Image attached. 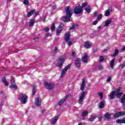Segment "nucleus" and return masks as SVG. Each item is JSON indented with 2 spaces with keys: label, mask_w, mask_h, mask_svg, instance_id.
Masks as SVG:
<instances>
[{
  "label": "nucleus",
  "mask_w": 125,
  "mask_h": 125,
  "mask_svg": "<svg viewBox=\"0 0 125 125\" xmlns=\"http://www.w3.org/2000/svg\"><path fill=\"white\" fill-rule=\"evenodd\" d=\"M66 16L62 18L63 22H71L73 20L72 15H73V10L70 6H66L64 8Z\"/></svg>",
  "instance_id": "obj_1"
},
{
  "label": "nucleus",
  "mask_w": 125,
  "mask_h": 125,
  "mask_svg": "<svg viewBox=\"0 0 125 125\" xmlns=\"http://www.w3.org/2000/svg\"><path fill=\"white\" fill-rule=\"evenodd\" d=\"M28 99V96L26 94H21L19 95V100L21 101L22 104H26L27 103V100Z\"/></svg>",
  "instance_id": "obj_2"
},
{
  "label": "nucleus",
  "mask_w": 125,
  "mask_h": 125,
  "mask_svg": "<svg viewBox=\"0 0 125 125\" xmlns=\"http://www.w3.org/2000/svg\"><path fill=\"white\" fill-rule=\"evenodd\" d=\"M71 33L70 32H66L64 36V41L68 43L69 46H71L73 44V42L70 40V37Z\"/></svg>",
  "instance_id": "obj_3"
},
{
  "label": "nucleus",
  "mask_w": 125,
  "mask_h": 125,
  "mask_svg": "<svg viewBox=\"0 0 125 125\" xmlns=\"http://www.w3.org/2000/svg\"><path fill=\"white\" fill-rule=\"evenodd\" d=\"M66 60V56H62V58L59 59V61L58 62L57 67L59 68V69H62V66H63V64H64V62H65V60Z\"/></svg>",
  "instance_id": "obj_4"
},
{
  "label": "nucleus",
  "mask_w": 125,
  "mask_h": 125,
  "mask_svg": "<svg viewBox=\"0 0 125 125\" xmlns=\"http://www.w3.org/2000/svg\"><path fill=\"white\" fill-rule=\"evenodd\" d=\"M87 94V92L86 91H83L80 96L79 97L78 103L79 104H83V100L84 99V97H85V95Z\"/></svg>",
  "instance_id": "obj_5"
},
{
  "label": "nucleus",
  "mask_w": 125,
  "mask_h": 125,
  "mask_svg": "<svg viewBox=\"0 0 125 125\" xmlns=\"http://www.w3.org/2000/svg\"><path fill=\"white\" fill-rule=\"evenodd\" d=\"M83 11V8H82L80 5H78L77 6L75 7L74 10L75 14L77 15L81 14Z\"/></svg>",
  "instance_id": "obj_6"
},
{
  "label": "nucleus",
  "mask_w": 125,
  "mask_h": 125,
  "mask_svg": "<svg viewBox=\"0 0 125 125\" xmlns=\"http://www.w3.org/2000/svg\"><path fill=\"white\" fill-rule=\"evenodd\" d=\"M70 67H71V64H69L68 65H66L65 67V68H64L62 69V73L61 74V78H63V77L65 76V74L67 73V71H68Z\"/></svg>",
  "instance_id": "obj_7"
},
{
  "label": "nucleus",
  "mask_w": 125,
  "mask_h": 125,
  "mask_svg": "<svg viewBox=\"0 0 125 125\" xmlns=\"http://www.w3.org/2000/svg\"><path fill=\"white\" fill-rule=\"evenodd\" d=\"M44 85L47 89H53L54 88V84L50 83L45 82L44 83Z\"/></svg>",
  "instance_id": "obj_8"
},
{
  "label": "nucleus",
  "mask_w": 125,
  "mask_h": 125,
  "mask_svg": "<svg viewBox=\"0 0 125 125\" xmlns=\"http://www.w3.org/2000/svg\"><path fill=\"white\" fill-rule=\"evenodd\" d=\"M2 94V98L1 100V102L0 103V109H1L2 108V104H3V101L5 100L6 99V95L5 94H3V91L2 90L0 91V95Z\"/></svg>",
  "instance_id": "obj_9"
},
{
  "label": "nucleus",
  "mask_w": 125,
  "mask_h": 125,
  "mask_svg": "<svg viewBox=\"0 0 125 125\" xmlns=\"http://www.w3.org/2000/svg\"><path fill=\"white\" fill-rule=\"evenodd\" d=\"M69 97H71V95H67L66 96H65L63 98H62L60 101V102L58 103V105H59V106H61L63 104V103H64V102L66 101V100H67V99L69 98Z\"/></svg>",
  "instance_id": "obj_10"
},
{
  "label": "nucleus",
  "mask_w": 125,
  "mask_h": 125,
  "mask_svg": "<svg viewBox=\"0 0 125 125\" xmlns=\"http://www.w3.org/2000/svg\"><path fill=\"white\" fill-rule=\"evenodd\" d=\"M87 58H88V55L87 53H85L83 55V56L82 58V61L84 63H87Z\"/></svg>",
  "instance_id": "obj_11"
},
{
  "label": "nucleus",
  "mask_w": 125,
  "mask_h": 125,
  "mask_svg": "<svg viewBox=\"0 0 125 125\" xmlns=\"http://www.w3.org/2000/svg\"><path fill=\"white\" fill-rule=\"evenodd\" d=\"M85 87V78H83L82 79V83L81 85L80 89L82 91L84 90V88Z\"/></svg>",
  "instance_id": "obj_12"
},
{
  "label": "nucleus",
  "mask_w": 125,
  "mask_h": 125,
  "mask_svg": "<svg viewBox=\"0 0 125 125\" xmlns=\"http://www.w3.org/2000/svg\"><path fill=\"white\" fill-rule=\"evenodd\" d=\"M125 115V111L118 112L117 113L114 114V118H118L121 116H124Z\"/></svg>",
  "instance_id": "obj_13"
},
{
  "label": "nucleus",
  "mask_w": 125,
  "mask_h": 125,
  "mask_svg": "<svg viewBox=\"0 0 125 125\" xmlns=\"http://www.w3.org/2000/svg\"><path fill=\"white\" fill-rule=\"evenodd\" d=\"M35 104L37 107H40V106L42 105V101L41 100V99H39V98H36Z\"/></svg>",
  "instance_id": "obj_14"
},
{
  "label": "nucleus",
  "mask_w": 125,
  "mask_h": 125,
  "mask_svg": "<svg viewBox=\"0 0 125 125\" xmlns=\"http://www.w3.org/2000/svg\"><path fill=\"white\" fill-rule=\"evenodd\" d=\"M75 66L77 68H80L81 67V59L77 58L75 60Z\"/></svg>",
  "instance_id": "obj_15"
},
{
  "label": "nucleus",
  "mask_w": 125,
  "mask_h": 125,
  "mask_svg": "<svg viewBox=\"0 0 125 125\" xmlns=\"http://www.w3.org/2000/svg\"><path fill=\"white\" fill-rule=\"evenodd\" d=\"M59 120V117L58 116H55L54 119H52L51 121V125H54L56 124V122Z\"/></svg>",
  "instance_id": "obj_16"
},
{
  "label": "nucleus",
  "mask_w": 125,
  "mask_h": 125,
  "mask_svg": "<svg viewBox=\"0 0 125 125\" xmlns=\"http://www.w3.org/2000/svg\"><path fill=\"white\" fill-rule=\"evenodd\" d=\"M115 96H117V97H121L123 95V92H120V89L115 91Z\"/></svg>",
  "instance_id": "obj_17"
},
{
  "label": "nucleus",
  "mask_w": 125,
  "mask_h": 125,
  "mask_svg": "<svg viewBox=\"0 0 125 125\" xmlns=\"http://www.w3.org/2000/svg\"><path fill=\"white\" fill-rule=\"evenodd\" d=\"M83 46L85 48L88 49L91 47V45L87 42H85L84 43Z\"/></svg>",
  "instance_id": "obj_18"
},
{
  "label": "nucleus",
  "mask_w": 125,
  "mask_h": 125,
  "mask_svg": "<svg viewBox=\"0 0 125 125\" xmlns=\"http://www.w3.org/2000/svg\"><path fill=\"white\" fill-rule=\"evenodd\" d=\"M111 11H112V8L111 7H109L108 9L105 11V14L106 17H108L110 16V12H111Z\"/></svg>",
  "instance_id": "obj_19"
},
{
  "label": "nucleus",
  "mask_w": 125,
  "mask_h": 125,
  "mask_svg": "<svg viewBox=\"0 0 125 125\" xmlns=\"http://www.w3.org/2000/svg\"><path fill=\"white\" fill-rule=\"evenodd\" d=\"M116 123L117 124H125V118H123V119H117L116 120Z\"/></svg>",
  "instance_id": "obj_20"
},
{
  "label": "nucleus",
  "mask_w": 125,
  "mask_h": 125,
  "mask_svg": "<svg viewBox=\"0 0 125 125\" xmlns=\"http://www.w3.org/2000/svg\"><path fill=\"white\" fill-rule=\"evenodd\" d=\"M115 65V59L111 60L110 63V66L111 69H114V66Z\"/></svg>",
  "instance_id": "obj_21"
},
{
  "label": "nucleus",
  "mask_w": 125,
  "mask_h": 125,
  "mask_svg": "<svg viewBox=\"0 0 125 125\" xmlns=\"http://www.w3.org/2000/svg\"><path fill=\"white\" fill-rule=\"evenodd\" d=\"M111 23H112L111 19H109V20H107L105 22L104 27H107V26H108V25H110V24H111Z\"/></svg>",
  "instance_id": "obj_22"
},
{
  "label": "nucleus",
  "mask_w": 125,
  "mask_h": 125,
  "mask_svg": "<svg viewBox=\"0 0 125 125\" xmlns=\"http://www.w3.org/2000/svg\"><path fill=\"white\" fill-rule=\"evenodd\" d=\"M104 118L105 119H107V120H110L111 114L109 112H106L104 115Z\"/></svg>",
  "instance_id": "obj_23"
},
{
  "label": "nucleus",
  "mask_w": 125,
  "mask_h": 125,
  "mask_svg": "<svg viewBox=\"0 0 125 125\" xmlns=\"http://www.w3.org/2000/svg\"><path fill=\"white\" fill-rule=\"evenodd\" d=\"M10 88H14L15 90H17L18 86L16 84H12L9 86Z\"/></svg>",
  "instance_id": "obj_24"
},
{
  "label": "nucleus",
  "mask_w": 125,
  "mask_h": 125,
  "mask_svg": "<svg viewBox=\"0 0 125 125\" xmlns=\"http://www.w3.org/2000/svg\"><path fill=\"white\" fill-rule=\"evenodd\" d=\"M115 96H116L115 91H112L110 95V99H114V98H115Z\"/></svg>",
  "instance_id": "obj_25"
},
{
  "label": "nucleus",
  "mask_w": 125,
  "mask_h": 125,
  "mask_svg": "<svg viewBox=\"0 0 125 125\" xmlns=\"http://www.w3.org/2000/svg\"><path fill=\"white\" fill-rule=\"evenodd\" d=\"M104 106H105V101H102L101 102H100V105H99V107L101 109H102L104 107Z\"/></svg>",
  "instance_id": "obj_26"
},
{
  "label": "nucleus",
  "mask_w": 125,
  "mask_h": 125,
  "mask_svg": "<svg viewBox=\"0 0 125 125\" xmlns=\"http://www.w3.org/2000/svg\"><path fill=\"white\" fill-rule=\"evenodd\" d=\"M96 119V116L94 115H92L88 119L89 122H94V120Z\"/></svg>",
  "instance_id": "obj_27"
},
{
  "label": "nucleus",
  "mask_w": 125,
  "mask_h": 125,
  "mask_svg": "<svg viewBox=\"0 0 125 125\" xmlns=\"http://www.w3.org/2000/svg\"><path fill=\"white\" fill-rule=\"evenodd\" d=\"M2 82H3V83H4L5 85H8V82L6 80V78L3 77L2 78Z\"/></svg>",
  "instance_id": "obj_28"
},
{
  "label": "nucleus",
  "mask_w": 125,
  "mask_h": 125,
  "mask_svg": "<svg viewBox=\"0 0 125 125\" xmlns=\"http://www.w3.org/2000/svg\"><path fill=\"white\" fill-rule=\"evenodd\" d=\"M119 49L115 50L114 53L113 54H111V56H112V57L117 56V55H119Z\"/></svg>",
  "instance_id": "obj_29"
},
{
  "label": "nucleus",
  "mask_w": 125,
  "mask_h": 125,
  "mask_svg": "<svg viewBox=\"0 0 125 125\" xmlns=\"http://www.w3.org/2000/svg\"><path fill=\"white\" fill-rule=\"evenodd\" d=\"M35 20H31L29 21V27H33L34 26V24H35Z\"/></svg>",
  "instance_id": "obj_30"
},
{
  "label": "nucleus",
  "mask_w": 125,
  "mask_h": 125,
  "mask_svg": "<svg viewBox=\"0 0 125 125\" xmlns=\"http://www.w3.org/2000/svg\"><path fill=\"white\" fill-rule=\"evenodd\" d=\"M35 10H31L29 13H28L27 14V17H31L32 16V14H34L35 13Z\"/></svg>",
  "instance_id": "obj_31"
},
{
  "label": "nucleus",
  "mask_w": 125,
  "mask_h": 125,
  "mask_svg": "<svg viewBox=\"0 0 125 125\" xmlns=\"http://www.w3.org/2000/svg\"><path fill=\"white\" fill-rule=\"evenodd\" d=\"M85 11L87 12V13H90L91 11V7L88 6L85 9Z\"/></svg>",
  "instance_id": "obj_32"
},
{
  "label": "nucleus",
  "mask_w": 125,
  "mask_h": 125,
  "mask_svg": "<svg viewBox=\"0 0 125 125\" xmlns=\"http://www.w3.org/2000/svg\"><path fill=\"white\" fill-rule=\"evenodd\" d=\"M88 115V112L86 110H84L82 112V117H85V116H87Z\"/></svg>",
  "instance_id": "obj_33"
},
{
  "label": "nucleus",
  "mask_w": 125,
  "mask_h": 125,
  "mask_svg": "<svg viewBox=\"0 0 125 125\" xmlns=\"http://www.w3.org/2000/svg\"><path fill=\"white\" fill-rule=\"evenodd\" d=\"M78 24L74 23L72 27L69 28V30H74V29H76V28L78 27Z\"/></svg>",
  "instance_id": "obj_34"
},
{
  "label": "nucleus",
  "mask_w": 125,
  "mask_h": 125,
  "mask_svg": "<svg viewBox=\"0 0 125 125\" xmlns=\"http://www.w3.org/2000/svg\"><path fill=\"white\" fill-rule=\"evenodd\" d=\"M63 28H64V24L60 23L58 29H59L60 30H62V31L63 30Z\"/></svg>",
  "instance_id": "obj_35"
},
{
  "label": "nucleus",
  "mask_w": 125,
  "mask_h": 125,
  "mask_svg": "<svg viewBox=\"0 0 125 125\" xmlns=\"http://www.w3.org/2000/svg\"><path fill=\"white\" fill-rule=\"evenodd\" d=\"M61 33H62V30L58 28L56 31V35L59 36Z\"/></svg>",
  "instance_id": "obj_36"
},
{
  "label": "nucleus",
  "mask_w": 125,
  "mask_h": 125,
  "mask_svg": "<svg viewBox=\"0 0 125 125\" xmlns=\"http://www.w3.org/2000/svg\"><path fill=\"white\" fill-rule=\"evenodd\" d=\"M55 30V24L54 23L52 24L51 27V32H53Z\"/></svg>",
  "instance_id": "obj_37"
},
{
  "label": "nucleus",
  "mask_w": 125,
  "mask_h": 125,
  "mask_svg": "<svg viewBox=\"0 0 125 125\" xmlns=\"http://www.w3.org/2000/svg\"><path fill=\"white\" fill-rule=\"evenodd\" d=\"M36 90H37V87H36V86H34L32 90V95H35V94H36Z\"/></svg>",
  "instance_id": "obj_38"
},
{
  "label": "nucleus",
  "mask_w": 125,
  "mask_h": 125,
  "mask_svg": "<svg viewBox=\"0 0 125 125\" xmlns=\"http://www.w3.org/2000/svg\"><path fill=\"white\" fill-rule=\"evenodd\" d=\"M50 30V28L48 27H45L42 29V31L43 32H45V33H47V32H49Z\"/></svg>",
  "instance_id": "obj_39"
},
{
  "label": "nucleus",
  "mask_w": 125,
  "mask_h": 125,
  "mask_svg": "<svg viewBox=\"0 0 125 125\" xmlns=\"http://www.w3.org/2000/svg\"><path fill=\"white\" fill-rule=\"evenodd\" d=\"M112 81V77L108 76L106 79V83H110Z\"/></svg>",
  "instance_id": "obj_40"
},
{
  "label": "nucleus",
  "mask_w": 125,
  "mask_h": 125,
  "mask_svg": "<svg viewBox=\"0 0 125 125\" xmlns=\"http://www.w3.org/2000/svg\"><path fill=\"white\" fill-rule=\"evenodd\" d=\"M87 6V2L83 3L81 6V8H83V7H85V6Z\"/></svg>",
  "instance_id": "obj_41"
},
{
  "label": "nucleus",
  "mask_w": 125,
  "mask_h": 125,
  "mask_svg": "<svg viewBox=\"0 0 125 125\" xmlns=\"http://www.w3.org/2000/svg\"><path fill=\"white\" fill-rule=\"evenodd\" d=\"M98 95L100 96L101 99H103V93H98Z\"/></svg>",
  "instance_id": "obj_42"
},
{
  "label": "nucleus",
  "mask_w": 125,
  "mask_h": 125,
  "mask_svg": "<svg viewBox=\"0 0 125 125\" xmlns=\"http://www.w3.org/2000/svg\"><path fill=\"white\" fill-rule=\"evenodd\" d=\"M58 52V48L57 47H55L54 50V53L55 54V53H57Z\"/></svg>",
  "instance_id": "obj_43"
},
{
  "label": "nucleus",
  "mask_w": 125,
  "mask_h": 125,
  "mask_svg": "<svg viewBox=\"0 0 125 125\" xmlns=\"http://www.w3.org/2000/svg\"><path fill=\"white\" fill-rule=\"evenodd\" d=\"M100 62H103L104 61V57L102 56H101L100 57V60H99Z\"/></svg>",
  "instance_id": "obj_44"
},
{
  "label": "nucleus",
  "mask_w": 125,
  "mask_h": 125,
  "mask_svg": "<svg viewBox=\"0 0 125 125\" xmlns=\"http://www.w3.org/2000/svg\"><path fill=\"white\" fill-rule=\"evenodd\" d=\"M103 16L102 14H100V15H98L97 20V21L100 20V19H101V18H102Z\"/></svg>",
  "instance_id": "obj_45"
},
{
  "label": "nucleus",
  "mask_w": 125,
  "mask_h": 125,
  "mask_svg": "<svg viewBox=\"0 0 125 125\" xmlns=\"http://www.w3.org/2000/svg\"><path fill=\"white\" fill-rule=\"evenodd\" d=\"M29 3V0H24L23 1V4H25V5H27V4Z\"/></svg>",
  "instance_id": "obj_46"
},
{
  "label": "nucleus",
  "mask_w": 125,
  "mask_h": 125,
  "mask_svg": "<svg viewBox=\"0 0 125 125\" xmlns=\"http://www.w3.org/2000/svg\"><path fill=\"white\" fill-rule=\"evenodd\" d=\"M98 68H99V70L100 71H101L103 70V65H99Z\"/></svg>",
  "instance_id": "obj_47"
},
{
  "label": "nucleus",
  "mask_w": 125,
  "mask_h": 125,
  "mask_svg": "<svg viewBox=\"0 0 125 125\" xmlns=\"http://www.w3.org/2000/svg\"><path fill=\"white\" fill-rule=\"evenodd\" d=\"M52 36V34H50V33H47L45 35V37H46V38H48V37H51Z\"/></svg>",
  "instance_id": "obj_48"
},
{
  "label": "nucleus",
  "mask_w": 125,
  "mask_h": 125,
  "mask_svg": "<svg viewBox=\"0 0 125 125\" xmlns=\"http://www.w3.org/2000/svg\"><path fill=\"white\" fill-rule=\"evenodd\" d=\"M97 15H98V13H97V12H94V17H96L97 16Z\"/></svg>",
  "instance_id": "obj_49"
},
{
  "label": "nucleus",
  "mask_w": 125,
  "mask_h": 125,
  "mask_svg": "<svg viewBox=\"0 0 125 125\" xmlns=\"http://www.w3.org/2000/svg\"><path fill=\"white\" fill-rule=\"evenodd\" d=\"M97 23H98V22L97 21H94L93 22V25H96L97 24Z\"/></svg>",
  "instance_id": "obj_50"
},
{
  "label": "nucleus",
  "mask_w": 125,
  "mask_h": 125,
  "mask_svg": "<svg viewBox=\"0 0 125 125\" xmlns=\"http://www.w3.org/2000/svg\"><path fill=\"white\" fill-rule=\"evenodd\" d=\"M15 83V80H14V79L12 78L11 83Z\"/></svg>",
  "instance_id": "obj_51"
},
{
  "label": "nucleus",
  "mask_w": 125,
  "mask_h": 125,
  "mask_svg": "<svg viewBox=\"0 0 125 125\" xmlns=\"http://www.w3.org/2000/svg\"><path fill=\"white\" fill-rule=\"evenodd\" d=\"M72 56H76V53L75 52H72Z\"/></svg>",
  "instance_id": "obj_52"
},
{
  "label": "nucleus",
  "mask_w": 125,
  "mask_h": 125,
  "mask_svg": "<svg viewBox=\"0 0 125 125\" xmlns=\"http://www.w3.org/2000/svg\"><path fill=\"white\" fill-rule=\"evenodd\" d=\"M121 66L122 69H124V68H125V64H121Z\"/></svg>",
  "instance_id": "obj_53"
},
{
  "label": "nucleus",
  "mask_w": 125,
  "mask_h": 125,
  "mask_svg": "<svg viewBox=\"0 0 125 125\" xmlns=\"http://www.w3.org/2000/svg\"><path fill=\"white\" fill-rule=\"evenodd\" d=\"M52 9H53L54 10L56 9V5H54V6H53L52 7Z\"/></svg>",
  "instance_id": "obj_54"
},
{
  "label": "nucleus",
  "mask_w": 125,
  "mask_h": 125,
  "mask_svg": "<svg viewBox=\"0 0 125 125\" xmlns=\"http://www.w3.org/2000/svg\"><path fill=\"white\" fill-rule=\"evenodd\" d=\"M94 53L97 52V49H95L93 51Z\"/></svg>",
  "instance_id": "obj_55"
},
{
  "label": "nucleus",
  "mask_w": 125,
  "mask_h": 125,
  "mask_svg": "<svg viewBox=\"0 0 125 125\" xmlns=\"http://www.w3.org/2000/svg\"><path fill=\"white\" fill-rule=\"evenodd\" d=\"M99 121H102V117H99Z\"/></svg>",
  "instance_id": "obj_56"
},
{
  "label": "nucleus",
  "mask_w": 125,
  "mask_h": 125,
  "mask_svg": "<svg viewBox=\"0 0 125 125\" xmlns=\"http://www.w3.org/2000/svg\"><path fill=\"white\" fill-rule=\"evenodd\" d=\"M106 51H107V49H104V50L103 51V52H106Z\"/></svg>",
  "instance_id": "obj_57"
},
{
  "label": "nucleus",
  "mask_w": 125,
  "mask_h": 125,
  "mask_svg": "<svg viewBox=\"0 0 125 125\" xmlns=\"http://www.w3.org/2000/svg\"><path fill=\"white\" fill-rule=\"evenodd\" d=\"M35 15H39V12H36L35 13Z\"/></svg>",
  "instance_id": "obj_58"
},
{
  "label": "nucleus",
  "mask_w": 125,
  "mask_h": 125,
  "mask_svg": "<svg viewBox=\"0 0 125 125\" xmlns=\"http://www.w3.org/2000/svg\"><path fill=\"white\" fill-rule=\"evenodd\" d=\"M10 1H11V0H7V2H10Z\"/></svg>",
  "instance_id": "obj_59"
},
{
  "label": "nucleus",
  "mask_w": 125,
  "mask_h": 125,
  "mask_svg": "<svg viewBox=\"0 0 125 125\" xmlns=\"http://www.w3.org/2000/svg\"><path fill=\"white\" fill-rule=\"evenodd\" d=\"M98 29H101V26H99L98 27Z\"/></svg>",
  "instance_id": "obj_60"
},
{
  "label": "nucleus",
  "mask_w": 125,
  "mask_h": 125,
  "mask_svg": "<svg viewBox=\"0 0 125 125\" xmlns=\"http://www.w3.org/2000/svg\"><path fill=\"white\" fill-rule=\"evenodd\" d=\"M78 125H83V123H80L78 124Z\"/></svg>",
  "instance_id": "obj_61"
},
{
  "label": "nucleus",
  "mask_w": 125,
  "mask_h": 125,
  "mask_svg": "<svg viewBox=\"0 0 125 125\" xmlns=\"http://www.w3.org/2000/svg\"><path fill=\"white\" fill-rule=\"evenodd\" d=\"M42 21H43V22H45V18L43 19V20H42Z\"/></svg>",
  "instance_id": "obj_62"
},
{
  "label": "nucleus",
  "mask_w": 125,
  "mask_h": 125,
  "mask_svg": "<svg viewBox=\"0 0 125 125\" xmlns=\"http://www.w3.org/2000/svg\"><path fill=\"white\" fill-rule=\"evenodd\" d=\"M44 112H45V110H42V113H43Z\"/></svg>",
  "instance_id": "obj_63"
},
{
  "label": "nucleus",
  "mask_w": 125,
  "mask_h": 125,
  "mask_svg": "<svg viewBox=\"0 0 125 125\" xmlns=\"http://www.w3.org/2000/svg\"><path fill=\"white\" fill-rule=\"evenodd\" d=\"M121 61H122L121 60H119V62H121Z\"/></svg>",
  "instance_id": "obj_64"
}]
</instances>
